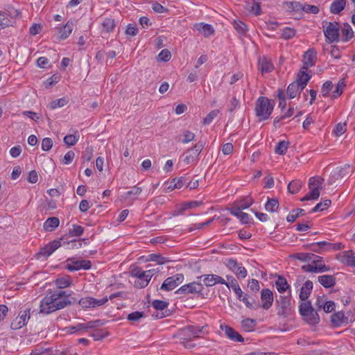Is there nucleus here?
<instances>
[{
    "mask_svg": "<svg viewBox=\"0 0 355 355\" xmlns=\"http://www.w3.org/2000/svg\"><path fill=\"white\" fill-rule=\"evenodd\" d=\"M275 107V101L265 96H260L256 101L255 113L260 121L270 118Z\"/></svg>",
    "mask_w": 355,
    "mask_h": 355,
    "instance_id": "1",
    "label": "nucleus"
},
{
    "mask_svg": "<svg viewBox=\"0 0 355 355\" xmlns=\"http://www.w3.org/2000/svg\"><path fill=\"white\" fill-rule=\"evenodd\" d=\"M291 297V293L288 292L287 295H280L278 299H276L275 305L278 316L286 318L292 314Z\"/></svg>",
    "mask_w": 355,
    "mask_h": 355,
    "instance_id": "2",
    "label": "nucleus"
},
{
    "mask_svg": "<svg viewBox=\"0 0 355 355\" xmlns=\"http://www.w3.org/2000/svg\"><path fill=\"white\" fill-rule=\"evenodd\" d=\"M299 311L307 323L310 324H316L319 323V315L313 308L310 301L302 302L299 306Z\"/></svg>",
    "mask_w": 355,
    "mask_h": 355,
    "instance_id": "3",
    "label": "nucleus"
},
{
    "mask_svg": "<svg viewBox=\"0 0 355 355\" xmlns=\"http://www.w3.org/2000/svg\"><path fill=\"white\" fill-rule=\"evenodd\" d=\"M47 294L49 296L53 298V303L55 306H60L61 304L62 309L66 307L67 305L73 304L77 302V300L74 297H71V300L69 299L70 294H67L66 291H48Z\"/></svg>",
    "mask_w": 355,
    "mask_h": 355,
    "instance_id": "4",
    "label": "nucleus"
},
{
    "mask_svg": "<svg viewBox=\"0 0 355 355\" xmlns=\"http://www.w3.org/2000/svg\"><path fill=\"white\" fill-rule=\"evenodd\" d=\"M324 35L327 42L329 43L338 42L339 41V27L338 22H328L324 21L322 22Z\"/></svg>",
    "mask_w": 355,
    "mask_h": 355,
    "instance_id": "5",
    "label": "nucleus"
},
{
    "mask_svg": "<svg viewBox=\"0 0 355 355\" xmlns=\"http://www.w3.org/2000/svg\"><path fill=\"white\" fill-rule=\"evenodd\" d=\"M61 241H64V237H61L59 240H53L47 245L41 248L40 251L35 254V257L37 259H46L57 249L62 246Z\"/></svg>",
    "mask_w": 355,
    "mask_h": 355,
    "instance_id": "6",
    "label": "nucleus"
},
{
    "mask_svg": "<svg viewBox=\"0 0 355 355\" xmlns=\"http://www.w3.org/2000/svg\"><path fill=\"white\" fill-rule=\"evenodd\" d=\"M31 318V308H27L21 310L18 315L12 320L10 324V328L13 330H17L22 328L26 325L28 320Z\"/></svg>",
    "mask_w": 355,
    "mask_h": 355,
    "instance_id": "7",
    "label": "nucleus"
},
{
    "mask_svg": "<svg viewBox=\"0 0 355 355\" xmlns=\"http://www.w3.org/2000/svg\"><path fill=\"white\" fill-rule=\"evenodd\" d=\"M204 287L202 284L193 282L179 288L175 293L178 295L187 294H201Z\"/></svg>",
    "mask_w": 355,
    "mask_h": 355,
    "instance_id": "8",
    "label": "nucleus"
},
{
    "mask_svg": "<svg viewBox=\"0 0 355 355\" xmlns=\"http://www.w3.org/2000/svg\"><path fill=\"white\" fill-rule=\"evenodd\" d=\"M184 275L181 273L169 277L164 281L160 287V290L171 291L182 284L184 281Z\"/></svg>",
    "mask_w": 355,
    "mask_h": 355,
    "instance_id": "9",
    "label": "nucleus"
},
{
    "mask_svg": "<svg viewBox=\"0 0 355 355\" xmlns=\"http://www.w3.org/2000/svg\"><path fill=\"white\" fill-rule=\"evenodd\" d=\"M64 268L69 271H76L80 269L89 270L92 267V262L89 260H73L68 259Z\"/></svg>",
    "mask_w": 355,
    "mask_h": 355,
    "instance_id": "10",
    "label": "nucleus"
},
{
    "mask_svg": "<svg viewBox=\"0 0 355 355\" xmlns=\"http://www.w3.org/2000/svg\"><path fill=\"white\" fill-rule=\"evenodd\" d=\"M53 298L49 296L46 293V295L42 300L40 305V313L44 314H49L52 312H54L57 310H60L62 309V304L60 306H55V304L53 303Z\"/></svg>",
    "mask_w": 355,
    "mask_h": 355,
    "instance_id": "11",
    "label": "nucleus"
},
{
    "mask_svg": "<svg viewBox=\"0 0 355 355\" xmlns=\"http://www.w3.org/2000/svg\"><path fill=\"white\" fill-rule=\"evenodd\" d=\"M146 272L141 268L135 267L131 270V276L137 277L134 283L135 287L137 288H145L149 283V279L146 277Z\"/></svg>",
    "mask_w": 355,
    "mask_h": 355,
    "instance_id": "12",
    "label": "nucleus"
},
{
    "mask_svg": "<svg viewBox=\"0 0 355 355\" xmlns=\"http://www.w3.org/2000/svg\"><path fill=\"white\" fill-rule=\"evenodd\" d=\"M153 307L157 311L155 313L153 314V317L156 319H160L168 316L170 315V311L166 310L168 306V302L155 300L152 302Z\"/></svg>",
    "mask_w": 355,
    "mask_h": 355,
    "instance_id": "13",
    "label": "nucleus"
},
{
    "mask_svg": "<svg viewBox=\"0 0 355 355\" xmlns=\"http://www.w3.org/2000/svg\"><path fill=\"white\" fill-rule=\"evenodd\" d=\"M202 329L194 326H187L180 330L178 335L181 340H192L198 338Z\"/></svg>",
    "mask_w": 355,
    "mask_h": 355,
    "instance_id": "14",
    "label": "nucleus"
},
{
    "mask_svg": "<svg viewBox=\"0 0 355 355\" xmlns=\"http://www.w3.org/2000/svg\"><path fill=\"white\" fill-rule=\"evenodd\" d=\"M261 300L262 307L265 310H268L272 305L274 297L272 292L269 288L263 289L261 292Z\"/></svg>",
    "mask_w": 355,
    "mask_h": 355,
    "instance_id": "15",
    "label": "nucleus"
},
{
    "mask_svg": "<svg viewBox=\"0 0 355 355\" xmlns=\"http://www.w3.org/2000/svg\"><path fill=\"white\" fill-rule=\"evenodd\" d=\"M317 60L316 52L313 49H310L306 51L303 58L302 69L307 70L309 67L315 65Z\"/></svg>",
    "mask_w": 355,
    "mask_h": 355,
    "instance_id": "16",
    "label": "nucleus"
},
{
    "mask_svg": "<svg viewBox=\"0 0 355 355\" xmlns=\"http://www.w3.org/2000/svg\"><path fill=\"white\" fill-rule=\"evenodd\" d=\"M331 322L333 327H339L343 324H348L349 318L347 316H345L343 311H338L331 315Z\"/></svg>",
    "mask_w": 355,
    "mask_h": 355,
    "instance_id": "17",
    "label": "nucleus"
},
{
    "mask_svg": "<svg viewBox=\"0 0 355 355\" xmlns=\"http://www.w3.org/2000/svg\"><path fill=\"white\" fill-rule=\"evenodd\" d=\"M13 15L15 17H18L21 15L20 11L18 10L12 9V12L10 14L0 11V28H6L12 25L11 20L8 18L9 15Z\"/></svg>",
    "mask_w": 355,
    "mask_h": 355,
    "instance_id": "18",
    "label": "nucleus"
},
{
    "mask_svg": "<svg viewBox=\"0 0 355 355\" xmlns=\"http://www.w3.org/2000/svg\"><path fill=\"white\" fill-rule=\"evenodd\" d=\"M330 268L325 264H318L317 266H313L311 264L304 265L302 266V270L304 272H314L319 273L323 272L326 271H329Z\"/></svg>",
    "mask_w": 355,
    "mask_h": 355,
    "instance_id": "19",
    "label": "nucleus"
},
{
    "mask_svg": "<svg viewBox=\"0 0 355 355\" xmlns=\"http://www.w3.org/2000/svg\"><path fill=\"white\" fill-rule=\"evenodd\" d=\"M311 78V76L306 73V70L301 69L297 73V80L295 81L300 86V91H302L306 87Z\"/></svg>",
    "mask_w": 355,
    "mask_h": 355,
    "instance_id": "20",
    "label": "nucleus"
},
{
    "mask_svg": "<svg viewBox=\"0 0 355 355\" xmlns=\"http://www.w3.org/2000/svg\"><path fill=\"white\" fill-rule=\"evenodd\" d=\"M312 289L313 282L310 280L306 281L300 289L299 295L300 299L305 302L306 300L309 298Z\"/></svg>",
    "mask_w": 355,
    "mask_h": 355,
    "instance_id": "21",
    "label": "nucleus"
},
{
    "mask_svg": "<svg viewBox=\"0 0 355 355\" xmlns=\"http://www.w3.org/2000/svg\"><path fill=\"white\" fill-rule=\"evenodd\" d=\"M194 28L204 35L205 37H209L214 34V29L210 24L197 23L194 24Z\"/></svg>",
    "mask_w": 355,
    "mask_h": 355,
    "instance_id": "22",
    "label": "nucleus"
},
{
    "mask_svg": "<svg viewBox=\"0 0 355 355\" xmlns=\"http://www.w3.org/2000/svg\"><path fill=\"white\" fill-rule=\"evenodd\" d=\"M183 155L185 165L196 164L199 159L198 153H195L193 149H188Z\"/></svg>",
    "mask_w": 355,
    "mask_h": 355,
    "instance_id": "23",
    "label": "nucleus"
},
{
    "mask_svg": "<svg viewBox=\"0 0 355 355\" xmlns=\"http://www.w3.org/2000/svg\"><path fill=\"white\" fill-rule=\"evenodd\" d=\"M318 282L324 288H331L336 284V277L334 275H323L318 277Z\"/></svg>",
    "mask_w": 355,
    "mask_h": 355,
    "instance_id": "24",
    "label": "nucleus"
},
{
    "mask_svg": "<svg viewBox=\"0 0 355 355\" xmlns=\"http://www.w3.org/2000/svg\"><path fill=\"white\" fill-rule=\"evenodd\" d=\"M225 334L230 340L236 342H243L242 336L230 326H225Z\"/></svg>",
    "mask_w": 355,
    "mask_h": 355,
    "instance_id": "25",
    "label": "nucleus"
},
{
    "mask_svg": "<svg viewBox=\"0 0 355 355\" xmlns=\"http://www.w3.org/2000/svg\"><path fill=\"white\" fill-rule=\"evenodd\" d=\"M276 288L279 293H284L287 290L291 293V286L288 284L287 280L283 276L279 275L277 280L275 282Z\"/></svg>",
    "mask_w": 355,
    "mask_h": 355,
    "instance_id": "26",
    "label": "nucleus"
},
{
    "mask_svg": "<svg viewBox=\"0 0 355 355\" xmlns=\"http://www.w3.org/2000/svg\"><path fill=\"white\" fill-rule=\"evenodd\" d=\"M60 224V220L57 217H51L49 218L43 225L44 229L46 231L52 232L53 231L56 227L59 226Z\"/></svg>",
    "mask_w": 355,
    "mask_h": 355,
    "instance_id": "27",
    "label": "nucleus"
},
{
    "mask_svg": "<svg viewBox=\"0 0 355 355\" xmlns=\"http://www.w3.org/2000/svg\"><path fill=\"white\" fill-rule=\"evenodd\" d=\"M259 64L262 73H270L274 69L272 63L265 57L259 59Z\"/></svg>",
    "mask_w": 355,
    "mask_h": 355,
    "instance_id": "28",
    "label": "nucleus"
},
{
    "mask_svg": "<svg viewBox=\"0 0 355 355\" xmlns=\"http://www.w3.org/2000/svg\"><path fill=\"white\" fill-rule=\"evenodd\" d=\"M346 5L345 0H335L330 6V12L332 14H339L343 11Z\"/></svg>",
    "mask_w": 355,
    "mask_h": 355,
    "instance_id": "29",
    "label": "nucleus"
},
{
    "mask_svg": "<svg viewBox=\"0 0 355 355\" xmlns=\"http://www.w3.org/2000/svg\"><path fill=\"white\" fill-rule=\"evenodd\" d=\"M55 284L58 288H64L71 286L72 280L70 276L63 275L57 278L55 280Z\"/></svg>",
    "mask_w": 355,
    "mask_h": 355,
    "instance_id": "30",
    "label": "nucleus"
},
{
    "mask_svg": "<svg viewBox=\"0 0 355 355\" xmlns=\"http://www.w3.org/2000/svg\"><path fill=\"white\" fill-rule=\"evenodd\" d=\"M148 261H155L159 265H163L171 261L168 257L162 256L160 254H150L146 258Z\"/></svg>",
    "mask_w": 355,
    "mask_h": 355,
    "instance_id": "31",
    "label": "nucleus"
},
{
    "mask_svg": "<svg viewBox=\"0 0 355 355\" xmlns=\"http://www.w3.org/2000/svg\"><path fill=\"white\" fill-rule=\"evenodd\" d=\"M239 301L243 302L250 309L256 310L260 307V304L254 298L249 297L247 294H245Z\"/></svg>",
    "mask_w": 355,
    "mask_h": 355,
    "instance_id": "32",
    "label": "nucleus"
},
{
    "mask_svg": "<svg viewBox=\"0 0 355 355\" xmlns=\"http://www.w3.org/2000/svg\"><path fill=\"white\" fill-rule=\"evenodd\" d=\"M342 261L348 266L355 267V253L352 250L345 251Z\"/></svg>",
    "mask_w": 355,
    "mask_h": 355,
    "instance_id": "33",
    "label": "nucleus"
},
{
    "mask_svg": "<svg viewBox=\"0 0 355 355\" xmlns=\"http://www.w3.org/2000/svg\"><path fill=\"white\" fill-rule=\"evenodd\" d=\"M73 28V22L68 21L62 28L60 30V39L65 40L71 33Z\"/></svg>",
    "mask_w": 355,
    "mask_h": 355,
    "instance_id": "34",
    "label": "nucleus"
},
{
    "mask_svg": "<svg viewBox=\"0 0 355 355\" xmlns=\"http://www.w3.org/2000/svg\"><path fill=\"white\" fill-rule=\"evenodd\" d=\"M195 139V134L189 130H184L182 135L178 136L177 139L182 144H187Z\"/></svg>",
    "mask_w": 355,
    "mask_h": 355,
    "instance_id": "35",
    "label": "nucleus"
},
{
    "mask_svg": "<svg viewBox=\"0 0 355 355\" xmlns=\"http://www.w3.org/2000/svg\"><path fill=\"white\" fill-rule=\"evenodd\" d=\"M341 32L343 36V42H347L354 37V31L348 23H345L343 24V28Z\"/></svg>",
    "mask_w": 355,
    "mask_h": 355,
    "instance_id": "36",
    "label": "nucleus"
},
{
    "mask_svg": "<svg viewBox=\"0 0 355 355\" xmlns=\"http://www.w3.org/2000/svg\"><path fill=\"white\" fill-rule=\"evenodd\" d=\"M301 92L300 86L295 82L291 83L287 88V94L290 98H294Z\"/></svg>",
    "mask_w": 355,
    "mask_h": 355,
    "instance_id": "37",
    "label": "nucleus"
},
{
    "mask_svg": "<svg viewBox=\"0 0 355 355\" xmlns=\"http://www.w3.org/2000/svg\"><path fill=\"white\" fill-rule=\"evenodd\" d=\"M279 208V201L277 198H268L266 205L265 209L266 211L273 213L277 211Z\"/></svg>",
    "mask_w": 355,
    "mask_h": 355,
    "instance_id": "38",
    "label": "nucleus"
},
{
    "mask_svg": "<svg viewBox=\"0 0 355 355\" xmlns=\"http://www.w3.org/2000/svg\"><path fill=\"white\" fill-rule=\"evenodd\" d=\"M293 114H294V108L293 107H290L284 114H282V116H276L275 118L274 121H273L274 126L276 128H280V126L282 125L280 123V121L282 120H284V119H285L286 118H288V117L291 116Z\"/></svg>",
    "mask_w": 355,
    "mask_h": 355,
    "instance_id": "39",
    "label": "nucleus"
},
{
    "mask_svg": "<svg viewBox=\"0 0 355 355\" xmlns=\"http://www.w3.org/2000/svg\"><path fill=\"white\" fill-rule=\"evenodd\" d=\"M102 26L103 28V31L106 33H110L113 31L116 26L114 19L110 17L105 18L102 22Z\"/></svg>",
    "mask_w": 355,
    "mask_h": 355,
    "instance_id": "40",
    "label": "nucleus"
},
{
    "mask_svg": "<svg viewBox=\"0 0 355 355\" xmlns=\"http://www.w3.org/2000/svg\"><path fill=\"white\" fill-rule=\"evenodd\" d=\"M241 324L243 329L249 332L254 329V327L257 325V322L254 319L246 318L242 320Z\"/></svg>",
    "mask_w": 355,
    "mask_h": 355,
    "instance_id": "41",
    "label": "nucleus"
},
{
    "mask_svg": "<svg viewBox=\"0 0 355 355\" xmlns=\"http://www.w3.org/2000/svg\"><path fill=\"white\" fill-rule=\"evenodd\" d=\"M302 183L298 180L291 181L288 185V191L291 193H297L302 188Z\"/></svg>",
    "mask_w": 355,
    "mask_h": 355,
    "instance_id": "42",
    "label": "nucleus"
},
{
    "mask_svg": "<svg viewBox=\"0 0 355 355\" xmlns=\"http://www.w3.org/2000/svg\"><path fill=\"white\" fill-rule=\"evenodd\" d=\"M234 29L241 35H245L248 32L247 25L241 21H234L233 22Z\"/></svg>",
    "mask_w": 355,
    "mask_h": 355,
    "instance_id": "43",
    "label": "nucleus"
},
{
    "mask_svg": "<svg viewBox=\"0 0 355 355\" xmlns=\"http://www.w3.org/2000/svg\"><path fill=\"white\" fill-rule=\"evenodd\" d=\"M288 146H289L288 141H279L275 147V153L278 154V155H285L287 152Z\"/></svg>",
    "mask_w": 355,
    "mask_h": 355,
    "instance_id": "44",
    "label": "nucleus"
},
{
    "mask_svg": "<svg viewBox=\"0 0 355 355\" xmlns=\"http://www.w3.org/2000/svg\"><path fill=\"white\" fill-rule=\"evenodd\" d=\"M346 86V83L345 81V79H341L339 80L336 85V89L333 92L331 97L333 98H337L338 96H340Z\"/></svg>",
    "mask_w": 355,
    "mask_h": 355,
    "instance_id": "45",
    "label": "nucleus"
},
{
    "mask_svg": "<svg viewBox=\"0 0 355 355\" xmlns=\"http://www.w3.org/2000/svg\"><path fill=\"white\" fill-rule=\"evenodd\" d=\"M202 204V201L187 202L181 205V206L180 207L179 213L182 214L187 209L196 208V207L201 205Z\"/></svg>",
    "mask_w": 355,
    "mask_h": 355,
    "instance_id": "46",
    "label": "nucleus"
},
{
    "mask_svg": "<svg viewBox=\"0 0 355 355\" xmlns=\"http://www.w3.org/2000/svg\"><path fill=\"white\" fill-rule=\"evenodd\" d=\"M68 102H69L68 99L65 97H63V98L51 101L49 105V107L51 110H55L58 107H62L64 106L65 105H67L68 103Z\"/></svg>",
    "mask_w": 355,
    "mask_h": 355,
    "instance_id": "47",
    "label": "nucleus"
},
{
    "mask_svg": "<svg viewBox=\"0 0 355 355\" xmlns=\"http://www.w3.org/2000/svg\"><path fill=\"white\" fill-rule=\"evenodd\" d=\"M292 257L302 261H311L313 257V253L311 252H300L292 255Z\"/></svg>",
    "mask_w": 355,
    "mask_h": 355,
    "instance_id": "48",
    "label": "nucleus"
},
{
    "mask_svg": "<svg viewBox=\"0 0 355 355\" xmlns=\"http://www.w3.org/2000/svg\"><path fill=\"white\" fill-rule=\"evenodd\" d=\"M64 238V241H62V245L67 244L69 245L68 248L69 249H78L81 248L82 246V242L84 241L85 243H87V239H83V240H71L70 241H65Z\"/></svg>",
    "mask_w": 355,
    "mask_h": 355,
    "instance_id": "49",
    "label": "nucleus"
},
{
    "mask_svg": "<svg viewBox=\"0 0 355 355\" xmlns=\"http://www.w3.org/2000/svg\"><path fill=\"white\" fill-rule=\"evenodd\" d=\"M310 191L306 194L301 201H306L309 200H317L320 196V191L317 188L310 189Z\"/></svg>",
    "mask_w": 355,
    "mask_h": 355,
    "instance_id": "50",
    "label": "nucleus"
},
{
    "mask_svg": "<svg viewBox=\"0 0 355 355\" xmlns=\"http://www.w3.org/2000/svg\"><path fill=\"white\" fill-rule=\"evenodd\" d=\"M236 202L238 205H240V208L245 209L254 203V200L250 196H246L240 200L236 201Z\"/></svg>",
    "mask_w": 355,
    "mask_h": 355,
    "instance_id": "51",
    "label": "nucleus"
},
{
    "mask_svg": "<svg viewBox=\"0 0 355 355\" xmlns=\"http://www.w3.org/2000/svg\"><path fill=\"white\" fill-rule=\"evenodd\" d=\"M330 200H324L322 202L318 203L311 210V213H315L317 211H322L323 210L327 209L331 205Z\"/></svg>",
    "mask_w": 355,
    "mask_h": 355,
    "instance_id": "52",
    "label": "nucleus"
},
{
    "mask_svg": "<svg viewBox=\"0 0 355 355\" xmlns=\"http://www.w3.org/2000/svg\"><path fill=\"white\" fill-rule=\"evenodd\" d=\"M84 228L78 225H73L72 228L69 230L68 234L66 235L68 237L70 236H79L83 234Z\"/></svg>",
    "mask_w": 355,
    "mask_h": 355,
    "instance_id": "53",
    "label": "nucleus"
},
{
    "mask_svg": "<svg viewBox=\"0 0 355 355\" xmlns=\"http://www.w3.org/2000/svg\"><path fill=\"white\" fill-rule=\"evenodd\" d=\"M324 180L320 177H312L309 180V189L317 188L318 190L321 187Z\"/></svg>",
    "mask_w": 355,
    "mask_h": 355,
    "instance_id": "54",
    "label": "nucleus"
},
{
    "mask_svg": "<svg viewBox=\"0 0 355 355\" xmlns=\"http://www.w3.org/2000/svg\"><path fill=\"white\" fill-rule=\"evenodd\" d=\"M109 335L107 331H103V329H96L91 334V336L94 340H100L107 337Z\"/></svg>",
    "mask_w": 355,
    "mask_h": 355,
    "instance_id": "55",
    "label": "nucleus"
},
{
    "mask_svg": "<svg viewBox=\"0 0 355 355\" xmlns=\"http://www.w3.org/2000/svg\"><path fill=\"white\" fill-rule=\"evenodd\" d=\"M199 278H203V282L206 286L209 287L216 284L215 275H203L200 276Z\"/></svg>",
    "mask_w": 355,
    "mask_h": 355,
    "instance_id": "56",
    "label": "nucleus"
},
{
    "mask_svg": "<svg viewBox=\"0 0 355 355\" xmlns=\"http://www.w3.org/2000/svg\"><path fill=\"white\" fill-rule=\"evenodd\" d=\"M296 34V31L290 27H286L282 30V37L284 40H290L293 38Z\"/></svg>",
    "mask_w": 355,
    "mask_h": 355,
    "instance_id": "57",
    "label": "nucleus"
},
{
    "mask_svg": "<svg viewBox=\"0 0 355 355\" xmlns=\"http://www.w3.org/2000/svg\"><path fill=\"white\" fill-rule=\"evenodd\" d=\"M142 189L139 187H134L131 190L128 191L125 193V198H131L132 200L137 199V196L141 193Z\"/></svg>",
    "mask_w": 355,
    "mask_h": 355,
    "instance_id": "58",
    "label": "nucleus"
},
{
    "mask_svg": "<svg viewBox=\"0 0 355 355\" xmlns=\"http://www.w3.org/2000/svg\"><path fill=\"white\" fill-rule=\"evenodd\" d=\"M350 172H352L350 165L345 164L338 171L336 175L337 178H343L349 175Z\"/></svg>",
    "mask_w": 355,
    "mask_h": 355,
    "instance_id": "59",
    "label": "nucleus"
},
{
    "mask_svg": "<svg viewBox=\"0 0 355 355\" xmlns=\"http://www.w3.org/2000/svg\"><path fill=\"white\" fill-rule=\"evenodd\" d=\"M288 10L289 11H300L302 8V4L298 1H289L286 3Z\"/></svg>",
    "mask_w": 355,
    "mask_h": 355,
    "instance_id": "60",
    "label": "nucleus"
},
{
    "mask_svg": "<svg viewBox=\"0 0 355 355\" xmlns=\"http://www.w3.org/2000/svg\"><path fill=\"white\" fill-rule=\"evenodd\" d=\"M144 316L143 311H135L129 313L127 319L132 322H139V320Z\"/></svg>",
    "mask_w": 355,
    "mask_h": 355,
    "instance_id": "61",
    "label": "nucleus"
},
{
    "mask_svg": "<svg viewBox=\"0 0 355 355\" xmlns=\"http://www.w3.org/2000/svg\"><path fill=\"white\" fill-rule=\"evenodd\" d=\"M333 88V83L330 80H327L322 85L321 92L323 96L327 97L328 96L330 91Z\"/></svg>",
    "mask_w": 355,
    "mask_h": 355,
    "instance_id": "62",
    "label": "nucleus"
},
{
    "mask_svg": "<svg viewBox=\"0 0 355 355\" xmlns=\"http://www.w3.org/2000/svg\"><path fill=\"white\" fill-rule=\"evenodd\" d=\"M78 138L79 136H76L74 135H69L64 137V142L67 146H71L77 143Z\"/></svg>",
    "mask_w": 355,
    "mask_h": 355,
    "instance_id": "63",
    "label": "nucleus"
},
{
    "mask_svg": "<svg viewBox=\"0 0 355 355\" xmlns=\"http://www.w3.org/2000/svg\"><path fill=\"white\" fill-rule=\"evenodd\" d=\"M125 33L128 36H130V37L135 36L138 33V28L137 27V25L135 24H129L127 26Z\"/></svg>",
    "mask_w": 355,
    "mask_h": 355,
    "instance_id": "64",
    "label": "nucleus"
}]
</instances>
